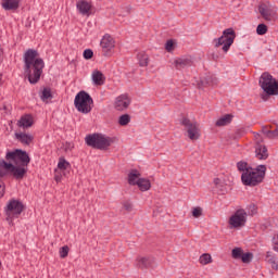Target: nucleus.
I'll return each mask as SVG.
<instances>
[{
	"mask_svg": "<svg viewBox=\"0 0 278 278\" xmlns=\"http://www.w3.org/2000/svg\"><path fill=\"white\" fill-rule=\"evenodd\" d=\"M1 79H2V76H1V74H0V81H1Z\"/></svg>",
	"mask_w": 278,
	"mask_h": 278,
	"instance_id": "8fccbe9b",
	"label": "nucleus"
},
{
	"mask_svg": "<svg viewBox=\"0 0 278 278\" xmlns=\"http://www.w3.org/2000/svg\"><path fill=\"white\" fill-rule=\"evenodd\" d=\"M180 125L185 127V131L187 132L189 140H199V138H201V128L199 127V123L195 121H191L188 117H182Z\"/></svg>",
	"mask_w": 278,
	"mask_h": 278,
	"instance_id": "6e6552de",
	"label": "nucleus"
},
{
	"mask_svg": "<svg viewBox=\"0 0 278 278\" xmlns=\"http://www.w3.org/2000/svg\"><path fill=\"white\" fill-rule=\"evenodd\" d=\"M68 245H64L60 249V257H62V260H64L65 257H68Z\"/></svg>",
	"mask_w": 278,
	"mask_h": 278,
	"instance_id": "4c0bfd02",
	"label": "nucleus"
},
{
	"mask_svg": "<svg viewBox=\"0 0 278 278\" xmlns=\"http://www.w3.org/2000/svg\"><path fill=\"white\" fill-rule=\"evenodd\" d=\"M23 210H25V205H23V202L18 200H10L4 208V212L7 214V220H9V223H12V218H18V216L23 214Z\"/></svg>",
	"mask_w": 278,
	"mask_h": 278,
	"instance_id": "1a4fd4ad",
	"label": "nucleus"
},
{
	"mask_svg": "<svg viewBox=\"0 0 278 278\" xmlns=\"http://www.w3.org/2000/svg\"><path fill=\"white\" fill-rule=\"evenodd\" d=\"M230 229H240V227H244L247 225V211L238 210L235 214L229 218Z\"/></svg>",
	"mask_w": 278,
	"mask_h": 278,
	"instance_id": "9d476101",
	"label": "nucleus"
},
{
	"mask_svg": "<svg viewBox=\"0 0 278 278\" xmlns=\"http://www.w3.org/2000/svg\"><path fill=\"white\" fill-rule=\"evenodd\" d=\"M71 166V163H68L64 157L59 159L58 168L60 170H66Z\"/></svg>",
	"mask_w": 278,
	"mask_h": 278,
	"instance_id": "473e14b6",
	"label": "nucleus"
},
{
	"mask_svg": "<svg viewBox=\"0 0 278 278\" xmlns=\"http://www.w3.org/2000/svg\"><path fill=\"white\" fill-rule=\"evenodd\" d=\"M199 262L200 264H202V266H206V264H212V255L204 253L200 256Z\"/></svg>",
	"mask_w": 278,
	"mask_h": 278,
	"instance_id": "7c9ffc66",
	"label": "nucleus"
},
{
	"mask_svg": "<svg viewBox=\"0 0 278 278\" xmlns=\"http://www.w3.org/2000/svg\"><path fill=\"white\" fill-rule=\"evenodd\" d=\"M266 177V165H258L255 168H250L245 173L241 175V181L243 186H250L254 188V186H260L264 178Z\"/></svg>",
	"mask_w": 278,
	"mask_h": 278,
	"instance_id": "f03ea898",
	"label": "nucleus"
},
{
	"mask_svg": "<svg viewBox=\"0 0 278 278\" xmlns=\"http://www.w3.org/2000/svg\"><path fill=\"white\" fill-rule=\"evenodd\" d=\"M135 266H136V268H139L140 270L151 268V266H153V258L151 256L139 255L135 260Z\"/></svg>",
	"mask_w": 278,
	"mask_h": 278,
	"instance_id": "2eb2a0df",
	"label": "nucleus"
},
{
	"mask_svg": "<svg viewBox=\"0 0 278 278\" xmlns=\"http://www.w3.org/2000/svg\"><path fill=\"white\" fill-rule=\"evenodd\" d=\"M173 64L176 71H184V68H190V66L194 65V58L191 55H182L176 58Z\"/></svg>",
	"mask_w": 278,
	"mask_h": 278,
	"instance_id": "f8f14e48",
	"label": "nucleus"
},
{
	"mask_svg": "<svg viewBox=\"0 0 278 278\" xmlns=\"http://www.w3.org/2000/svg\"><path fill=\"white\" fill-rule=\"evenodd\" d=\"M141 174L138 169H131L128 174V184L129 186H137L138 181H140Z\"/></svg>",
	"mask_w": 278,
	"mask_h": 278,
	"instance_id": "412c9836",
	"label": "nucleus"
},
{
	"mask_svg": "<svg viewBox=\"0 0 278 278\" xmlns=\"http://www.w3.org/2000/svg\"><path fill=\"white\" fill-rule=\"evenodd\" d=\"M10 163L0 160V178L1 177H5V175H8V173H10Z\"/></svg>",
	"mask_w": 278,
	"mask_h": 278,
	"instance_id": "bb28decb",
	"label": "nucleus"
},
{
	"mask_svg": "<svg viewBox=\"0 0 278 278\" xmlns=\"http://www.w3.org/2000/svg\"><path fill=\"white\" fill-rule=\"evenodd\" d=\"M213 184L218 194H227V182L223 178H214Z\"/></svg>",
	"mask_w": 278,
	"mask_h": 278,
	"instance_id": "f3484780",
	"label": "nucleus"
},
{
	"mask_svg": "<svg viewBox=\"0 0 278 278\" xmlns=\"http://www.w3.org/2000/svg\"><path fill=\"white\" fill-rule=\"evenodd\" d=\"M255 155L257 160H268V149L262 143H257L255 147Z\"/></svg>",
	"mask_w": 278,
	"mask_h": 278,
	"instance_id": "6ab92c4d",
	"label": "nucleus"
},
{
	"mask_svg": "<svg viewBox=\"0 0 278 278\" xmlns=\"http://www.w3.org/2000/svg\"><path fill=\"white\" fill-rule=\"evenodd\" d=\"M233 118L232 115L230 114H226L223 117H220L217 122H216V127H225L226 125H229V123H231V119Z\"/></svg>",
	"mask_w": 278,
	"mask_h": 278,
	"instance_id": "a878e982",
	"label": "nucleus"
},
{
	"mask_svg": "<svg viewBox=\"0 0 278 278\" xmlns=\"http://www.w3.org/2000/svg\"><path fill=\"white\" fill-rule=\"evenodd\" d=\"M7 166H9V173H11L12 177L17 181H21V179H24L25 175H27V166L25 165H14L9 163Z\"/></svg>",
	"mask_w": 278,
	"mask_h": 278,
	"instance_id": "ddd939ff",
	"label": "nucleus"
},
{
	"mask_svg": "<svg viewBox=\"0 0 278 278\" xmlns=\"http://www.w3.org/2000/svg\"><path fill=\"white\" fill-rule=\"evenodd\" d=\"M41 101L43 102H48L49 99H53V94L51 93V89L50 88H43L41 96H40Z\"/></svg>",
	"mask_w": 278,
	"mask_h": 278,
	"instance_id": "c756f323",
	"label": "nucleus"
},
{
	"mask_svg": "<svg viewBox=\"0 0 278 278\" xmlns=\"http://www.w3.org/2000/svg\"><path fill=\"white\" fill-rule=\"evenodd\" d=\"M123 207L126 210V212H132L134 211V204L129 201L123 202Z\"/></svg>",
	"mask_w": 278,
	"mask_h": 278,
	"instance_id": "ea45409f",
	"label": "nucleus"
},
{
	"mask_svg": "<svg viewBox=\"0 0 278 278\" xmlns=\"http://www.w3.org/2000/svg\"><path fill=\"white\" fill-rule=\"evenodd\" d=\"M258 84L267 97H275L278 94V81L268 72L261 75Z\"/></svg>",
	"mask_w": 278,
	"mask_h": 278,
	"instance_id": "39448f33",
	"label": "nucleus"
},
{
	"mask_svg": "<svg viewBox=\"0 0 278 278\" xmlns=\"http://www.w3.org/2000/svg\"><path fill=\"white\" fill-rule=\"evenodd\" d=\"M45 61L38 58V51L28 49L24 53V73L27 75L29 84H38L42 76Z\"/></svg>",
	"mask_w": 278,
	"mask_h": 278,
	"instance_id": "f257e3e1",
	"label": "nucleus"
},
{
	"mask_svg": "<svg viewBox=\"0 0 278 278\" xmlns=\"http://www.w3.org/2000/svg\"><path fill=\"white\" fill-rule=\"evenodd\" d=\"M137 58L140 66H149V55L147 53L139 52Z\"/></svg>",
	"mask_w": 278,
	"mask_h": 278,
	"instance_id": "c85d7f7f",
	"label": "nucleus"
},
{
	"mask_svg": "<svg viewBox=\"0 0 278 278\" xmlns=\"http://www.w3.org/2000/svg\"><path fill=\"white\" fill-rule=\"evenodd\" d=\"M253 260V253L248 252V253H243L241 255V261L243 262V264H251Z\"/></svg>",
	"mask_w": 278,
	"mask_h": 278,
	"instance_id": "f704fd0d",
	"label": "nucleus"
},
{
	"mask_svg": "<svg viewBox=\"0 0 278 278\" xmlns=\"http://www.w3.org/2000/svg\"><path fill=\"white\" fill-rule=\"evenodd\" d=\"M55 181H60V177H55Z\"/></svg>",
	"mask_w": 278,
	"mask_h": 278,
	"instance_id": "09e8293b",
	"label": "nucleus"
},
{
	"mask_svg": "<svg viewBox=\"0 0 278 278\" xmlns=\"http://www.w3.org/2000/svg\"><path fill=\"white\" fill-rule=\"evenodd\" d=\"M137 186L141 192H147L148 190H151V180L147 178H140L138 180Z\"/></svg>",
	"mask_w": 278,
	"mask_h": 278,
	"instance_id": "b1692460",
	"label": "nucleus"
},
{
	"mask_svg": "<svg viewBox=\"0 0 278 278\" xmlns=\"http://www.w3.org/2000/svg\"><path fill=\"white\" fill-rule=\"evenodd\" d=\"M129 105H131V97L126 93L121 94L115 99L114 108L117 112H125Z\"/></svg>",
	"mask_w": 278,
	"mask_h": 278,
	"instance_id": "4468645a",
	"label": "nucleus"
},
{
	"mask_svg": "<svg viewBox=\"0 0 278 278\" xmlns=\"http://www.w3.org/2000/svg\"><path fill=\"white\" fill-rule=\"evenodd\" d=\"M278 137V127L271 131V138H277Z\"/></svg>",
	"mask_w": 278,
	"mask_h": 278,
	"instance_id": "49530a36",
	"label": "nucleus"
},
{
	"mask_svg": "<svg viewBox=\"0 0 278 278\" xmlns=\"http://www.w3.org/2000/svg\"><path fill=\"white\" fill-rule=\"evenodd\" d=\"M174 43L173 40H168L165 45L166 51L170 52L173 50Z\"/></svg>",
	"mask_w": 278,
	"mask_h": 278,
	"instance_id": "37998d69",
	"label": "nucleus"
},
{
	"mask_svg": "<svg viewBox=\"0 0 278 278\" xmlns=\"http://www.w3.org/2000/svg\"><path fill=\"white\" fill-rule=\"evenodd\" d=\"M15 138L16 140H18V142H22V144H27V146L31 144V141L34 140V136L25 132H16Z\"/></svg>",
	"mask_w": 278,
	"mask_h": 278,
	"instance_id": "4be33fe9",
	"label": "nucleus"
},
{
	"mask_svg": "<svg viewBox=\"0 0 278 278\" xmlns=\"http://www.w3.org/2000/svg\"><path fill=\"white\" fill-rule=\"evenodd\" d=\"M237 168L240 173H247V170H251V166H249V163L247 162H238L237 163Z\"/></svg>",
	"mask_w": 278,
	"mask_h": 278,
	"instance_id": "2f4dec72",
	"label": "nucleus"
},
{
	"mask_svg": "<svg viewBox=\"0 0 278 278\" xmlns=\"http://www.w3.org/2000/svg\"><path fill=\"white\" fill-rule=\"evenodd\" d=\"M5 160L8 162H13L16 166H29V163L31 162V159L29 157V154H27L26 151L23 150H14L7 152Z\"/></svg>",
	"mask_w": 278,
	"mask_h": 278,
	"instance_id": "0eeeda50",
	"label": "nucleus"
},
{
	"mask_svg": "<svg viewBox=\"0 0 278 278\" xmlns=\"http://www.w3.org/2000/svg\"><path fill=\"white\" fill-rule=\"evenodd\" d=\"M74 105L80 114H90L92 112V105H94V100H92L90 93L79 91L74 99Z\"/></svg>",
	"mask_w": 278,
	"mask_h": 278,
	"instance_id": "20e7f679",
	"label": "nucleus"
},
{
	"mask_svg": "<svg viewBox=\"0 0 278 278\" xmlns=\"http://www.w3.org/2000/svg\"><path fill=\"white\" fill-rule=\"evenodd\" d=\"M130 123H131V115L129 114H123L118 118V125H121V127H127V125H129Z\"/></svg>",
	"mask_w": 278,
	"mask_h": 278,
	"instance_id": "cd10ccee",
	"label": "nucleus"
},
{
	"mask_svg": "<svg viewBox=\"0 0 278 278\" xmlns=\"http://www.w3.org/2000/svg\"><path fill=\"white\" fill-rule=\"evenodd\" d=\"M262 132L267 136V138H273V130H268V128H266V126L262 127Z\"/></svg>",
	"mask_w": 278,
	"mask_h": 278,
	"instance_id": "79ce46f5",
	"label": "nucleus"
},
{
	"mask_svg": "<svg viewBox=\"0 0 278 278\" xmlns=\"http://www.w3.org/2000/svg\"><path fill=\"white\" fill-rule=\"evenodd\" d=\"M258 12H260L261 16H263V18H265V21H270V16H273V14L270 13V8H268V5L261 4L258 7Z\"/></svg>",
	"mask_w": 278,
	"mask_h": 278,
	"instance_id": "393cba45",
	"label": "nucleus"
},
{
	"mask_svg": "<svg viewBox=\"0 0 278 278\" xmlns=\"http://www.w3.org/2000/svg\"><path fill=\"white\" fill-rule=\"evenodd\" d=\"M34 125V117L31 115H23L17 122V127H23V129H29Z\"/></svg>",
	"mask_w": 278,
	"mask_h": 278,
	"instance_id": "a211bd4d",
	"label": "nucleus"
},
{
	"mask_svg": "<svg viewBox=\"0 0 278 278\" xmlns=\"http://www.w3.org/2000/svg\"><path fill=\"white\" fill-rule=\"evenodd\" d=\"M235 40L236 30H233V28H227L223 31V35L219 38L214 39L215 48L218 49V47H223V52L227 53V51H229L231 48V45H233Z\"/></svg>",
	"mask_w": 278,
	"mask_h": 278,
	"instance_id": "423d86ee",
	"label": "nucleus"
},
{
	"mask_svg": "<svg viewBox=\"0 0 278 278\" xmlns=\"http://www.w3.org/2000/svg\"><path fill=\"white\" fill-rule=\"evenodd\" d=\"M128 14H131V5L128 4Z\"/></svg>",
	"mask_w": 278,
	"mask_h": 278,
	"instance_id": "de8ad7c7",
	"label": "nucleus"
},
{
	"mask_svg": "<svg viewBox=\"0 0 278 278\" xmlns=\"http://www.w3.org/2000/svg\"><path fill=\"white\" fill-rule=\"evenodd\" d=\"M91 79H92L94 86H103V84H105V76L99 70H96L92 72Z\"/></svg>",
	"mask_w": 278,
	"mask_h": 278,
	"instance_id": "aec40b11",
	"label": "nucleus"
},
{
	"mask_svg": "<svg viewBox=\"0 0 278 278\" xmlns=\"http://www.w3.org/2000/svg\"><path fill=\"white\" fill-rule=\"evenodd\" d=\"M268 262L274 270H278V262L275 256H271L270 258H268Z\"/></svg>",
	"mask_w": 278,
	"mask_h": 278,
	"instance_id": "58836bf2",
	"label": "nucleus"
},
{
	"mask_svg": "<svg viewBox=\"0 0 278 278\" xmlns=\"http://www.w3.org/2000/svg\"><path fill=\"white\" fill-rule=\"evenodd\" d=\"M73 143H71V142H66L65 143V151H73Z\"/></svg>",
	"mask_w": 278,
	"mask_h": 278,
	"instance_id": "a18cd8bd",
	"label": "nucleus"
},
{
	"mask_svg": "<svg viewBox=\"0 0 278 278\" xmlns=\"http://www.w3.org/2000/svg\"><path fill=\"white\" fill-rule=\"evenodd\" d=\"M21 0H1L3 10H17Z\"/></svg>",
	"mask_w": 278,
	"mask_h": 278,
	"instance_id": "5701e85b",
	"label": "nucleus"
},
{
	"mask_svg": "<svg viewBox=\"0 0 278 278\" xmlns=\"http://www.w3.org/2000/svg\"><path fill=\"white\" fill-rule=\"evenodd\" d=\"M85 142L88 147H92V149H99L100 151H108L110 147H112L114 139L111 137H106L101 134H92L88 135L85 138Z\"/></svg>",
	"mask_w": 278,
	"mask_h": 278,
	"instance_id": "7ed1b4c3",
	"label": "nucleus"
},
{
	"mask_svg": "<svg viewBox=\"0 0 278 278\" xmlns=\"http://www.w3.org/2000/svg\"><path fill=\"white\" fill-rule=\"evenodd\" d=\"M268 31V26H266V24H258V26L256 27V34L258 36H264L265 34H267Z\"/></svg>",
	"mask_w": 278,
	"mask_h": 278,
	"instance_id": "72a5a7b5",
	"label": "nucleus"
},
{
	"mask_svg": "<svg viewBox=\"0 0 278 278\" xmlns=\"http://www.w3.org/2000/svg\"><path fill=\"white\" fill-rule=\"evenodd\" d=\"M100 47L102 49L103 55L108 58L110 53H112V49L116 47V41L112 35L105 34L100 41Z\"/></svg>",
	"mask_w": 278,
	"mask_h": 278,
	"instance_id": "9b49d317",
	"label": "nucleus"
},
{
	"mask_svg": "<svg viewBox=\"0 0 278 278\" xmlns=\"http://www.w3.org/2000/svg\"><path fill=\"white\" fill-rule=\"evenodd\" d=\"M76 8L83 16H89L91 10H92V3L86 1V0H78L76 3Z\"/></svg>",
	"mask_w": 278,
	"mask_h": 278,
	"instance_id": "dca6fc26",
	"label": "nucleus"
},
{
	"mask_svg": "<svg viewBox=\"0 0 278 278\" xmlns=\"http://www.w3.org/2000/svg\"><path fill=\"white\" fill-rule=\"evenodd\" d=\"M192 216L193 218H201L203 216V208L201 206H197L192 210Z\"/></svg>",
	"mask_w": 278,
	"mask_h": 278,
	"instance_id": "e433bc0d",
	"label": "nucleus"
},
{
	"mask_svg": "<svg viewBox=\"0 0 278 278\" xmlns=\"http://www.w3.org/2000/svg\"><path fill=\"white\" fill-rule=\"evenodd\" d=\"M5 194V186L0 182V199Z\"/></svg>",
	"mask_w": 278,
	"mask_h": 278,
	"instance_id": "c03bdc74",
	"label": "nucleus"
},
{
	"mask_svg": "<svg viewBox=\"0 0 278 278\" xmlns=\"http://www.w3.org/2000/svg\"><path fill=\"white\" fill-rule=\"evenodd\" d=\"M242 255H243L242 248H235L232 250V257H233V260H241Z\"/></svg>",
	"mask_w": 278,
	"mask_h": 278,
	"instance_id": "c9c22d12",
	"label": "nucleus"
},
{
	"mask_svg": "<svg viewBox=\"0 0 278 278\" xmlns=\"http://www.w3.org/2000/svg\"><path fill=\"white\" fill-rule=\"evenodd\" d=\"M92 55H94V52H92L91 49H86L84 51V58L85 60H92Z\"/></svg>",
	"mask_w": 278,
	"mask_h": 278,
	"instance_id": "a19ab883",
	"label": "nucleus"
}]
</instances>
